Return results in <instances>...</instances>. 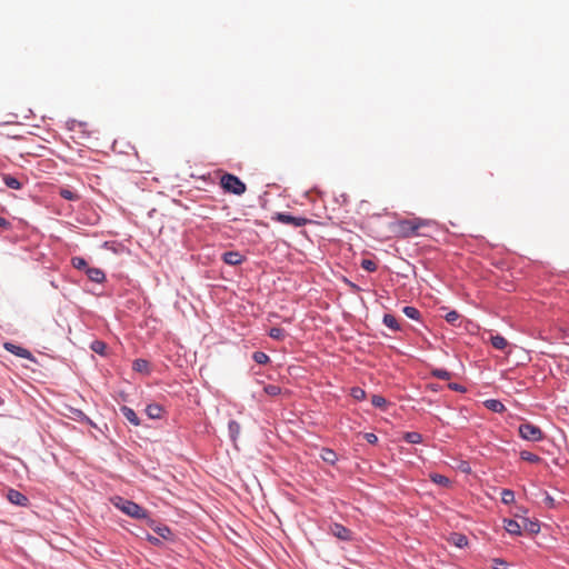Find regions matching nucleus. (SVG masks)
Instances as JSON below:
<instances>
[{
    "instance_id": "1",
    "label": "nucleus",
    "mask_w": 569,
    "mask_h": 569,
    "mask_svg": "<svg viewBox=\"0 0 569 569\" xmlns=\"http://www.w3.org/2000/svg\"><path fill=\"white\" fill-rule=\"evenodd\" d=\"M112 503L117 509L131 518L139 520L149 518V512L132 500L117 496L112 499Z\"/></svg>"
},
{
    "instance_id": "2",
    "label": "nucleus",
    "mask_w": 569,
    "mask_h": 569,
    "mask_svg": "<svg viewBox=\"0 0 569 569\" xmlns=\"http://www.w3.org/2000/svg\"><path fill=\"white\" fill-rule=\"evenodd\" d=\"M220 184L226 192L241 196L246 192V183L232 173H224L220 179Z\"/></svg>"
},
{
    "instance_id": "3",
    "label": "nucleus",
    "mask_w": 569,
    "mask_h": 569,
    "mask_svg": "<svg viewBox=\"0 0 569 569\" xmlns=\"http://www.w3.org/2000/svg\"><path fill=\"white\" fill-rule=\"evenodd\" d=\"M519 436L527 441L538 442L543 439V432L540 427L531 423L523 422L518 428Z\"/></svg>"
},
{
    "instance_id": "4",
    "label": "nucleus",
    "mask_w": 569,
    "mask_h": 569,
    "mask_svg": "<svg viewBox=\"0 0 569 569\" xmlns=\"http://www.w3.org/2000/svg\"><path fill=\"white\" fill-rule=\"evenodd\" d=\"M329 532L341 541H351L353 539V532L339 522L331 523L329 526Z\"/></svg>"
},
{
    "instance_id": "5",
    "label": "nucleus",
    "mask_w": 569,
    "mask_h": 569,
    "mask_svg": "<svg viewBox=\"0 0 569 569\" xmlns=\"http://www.w3.org/2000/svg\"><path fill=\"white\" fill-rule=\"evenodd\" d=\"M7 499L10 503L18 507H28L30 505V500L24 493L12 488L7 491Z\"/></svg>"
},
{
    "instance_id": "6",
    "label": "nucleus",
    "mask_w": 569,
    "mask_h": 569,
    "mask_svg": "<svg viewBox=\"0 0 569 569\" xmlns=\"http://www.w3.org/2000/svg\"><path fill=\"white\" fill-rule=\"evenodd\" d=\"M3 347L7 351H9L10 353H12L17 357L28 359L31 361H36L33 355L28 349H26L19 345H16L12 342H6Z\"/></svg>"
},
{
    "instance_id": "7",
    "label": "nucleus",
    "mask_w": 569,
    "mask_h": 569,
    "mask_svg": "<svg viewBox=\"0 0 569 569\" xmlns=\"http://www.w3.org/2000/svg\"><path fill=\"white\" fill-rule=\"evenodd\" d=\"M277 220L279 222L291 224L295 227H302L307 223V219L302 217L291 216L290 213L281 212L277 214Z\"/></svg>"
},
{
    "instance_id": "8",
    "label": "nucleus",
    "mask_w": 569,
    "mask_h": 569,
    "mask_svg": "<svg viewBox=\"0 0 569 569\" xmlns=\"http://www.w3.org/2000/svg\"><path fill=\"white\" fill-rule=\"evenodd\" d=\"M221 259L226 264L239 266L246 258L239 251H226L222 253Z\"/></svg>"
},
{
    "instance_id": "9",
    "label": "nucleus",
    "mask_w": 569,
    "mask_h": 569,
    "mask_svg": "<svg viewBox=\"0 0 569 569\" xmlns=\"http://www.w3.org/2000/svg\"><path fill=\"white\" fill-rule=\"evenodd\" d=\"M87 126L88 124L86 122L76 119L67 121L68 130L81 133L82 138H88L90 136V133L87 130Z\"/></svg>"
},
{
    "instance_id": "10",
    "label": "nucleus",
    "mask_w": 569,
    "mask_h": 569,
    "mask_svg": "<svg viewBox=\"0 0 569 569\" xmlns=\"http://www.w3.org/2000/svg\"><path fill=\"white\" fill-rule=\"evenodd\" d=\"M90 281L103 283L107 280L106 272L97 267H89L84 272Z\"/></svg>"
},
{
    "instance_id": "11",
    "label": "nucleus",
    "mask_w": 569,
    "mask_h": 569,
    "mask_svg": "<svg viewBox=\"0 0 569 569\" xmlns=\"http://www.w3.org/2000/svg\"><path fill=\"white\" fill-rule=\"evenodd\" d=\"M241 432V426L238 421L231 419L228 422V435L230 441L233 443L234 447H237V441L239 439Z\"/></svg>"
},
{
    "instance_id": "12",
    "label": "nucleus",
    "mask_w": 569,
    "mask_h": 569,
    "mask_svg": "<svg viewBox=\"0 0 569 569\" xmlns=\"http://www.w3.org/2000/svg\"><path fill=\"white\" fill-rule=\"evenodd\" d=\"M120 412L132 426H140L141 421L132 408L122 406L120 407Z\"/></svg>"
},
{
    "instance_id": "13",
    "label": "nucleus",
    "mask_w": 569,
    "mask_h": 569,
    "mask_svg": "<svg viewBox=\"0 0 569 569\" xmlns=\"http://www.w3.org/2000/svg\"><path fill=\"white\" fill-rule=\"evenodd\" d=\"M146 415L150 418V419H161L162 418V415L164 412V409L161 405L159 403H149L147 407H146Z\"/></svg>"
},
{
    "instance_id": "14",
    "label": "nucleus",
    "mask_w": 569,
    "mask_h": 569,
    "mask_svg": "<svg viewBox=\"0 0 569 569\" xmlns=\"http://www.w3.org/2000/svg\"><path fill=\"white\" fill-rule=\"evenodd\" d=\"M320 458H321L325 462H327V463H329V465H331V466H335V465L337 463V461H338V455H337V452H336L333 449H331V448H327V447H325V448H322V449H321V451H320Z\"/></svg>"
},
{
    "instance_id": "15",
    "label": "nucleus",
    "mask_w": 569,
    "mask_h": 569,
    "mask_svg": "<svg viewBox=\"0 0 569 569\" xmlns=\"http://www.w3.org/2000/svg\"><path fill=\"white\" fill-rule=\"evenodd\" d=\"M505 522V529L508 533L512 535V536H521L522 531V527L521 525L515 520V519H505L503 520Z\"/></svg>"
},
{
    "instance_id": "16",
    "label": "nucleus",
    "mask_w": 569,
    "mask_h": 569,
    "mask_svg": "<svg viewBox=\"0 0 569 569\" xmlns=\"http://www.w3.org/2000/svg\"><path fill=\"white\" fill-rule=\"evenodd\" d=\"M132 369L146 376H149L151 373L149 361L142 358L136 359L133 361Z\"/></svg>"
},
{
    "instance_id": "17",
    "label": "nucleus",
    "mask_w": 569,
    "mask_h": 569,
    "mask_svg": "<svg viewBox=\"0 0 569 569\" xmlns=\"http://www.w3.org/2000/svg\"><path fill=\"white\" fill-rule=\"evenodd\" d=\"M1 179L6 187L9 189L20 190L22 188V183L19 181V179L9 173H2Z\"/></svg>"
},
{
    "instance_id": "18",
    "label": "nucleus",
    "mask_w": 569,
    "mask_h": 569,
    "mask_svg": "<svg viewBox=\"0 0 569 569\" xmlns=\"http://www.w3.org/2000/svg\"><path fill=\"white\" fill-rule=\"evenodd\" d=\"M485 407L496 413L506 411V406L498 399H488L483 402Z\"/></svg>"
},
{
    "instance_id": "19",
    "label": "nucleus",
    "mask_w": 569,
    "mask_h": 569,
    "mask_svg": "<svg viewBox=\"0 0 569 569\" xmlns=\"http://www.w3.org/2000/svg\"><path fill=\"white\" fill-rule=\"evenodd\" d=\"M382 323L388 327L389 329H391L392 331L397 332V331H401V327L398 322V320L396 319V317L391 313H385L383 315V318H382Z\"/></svg>"
},
{
    "instance_id": "20",
    "label": "nucleus",
    "mask_w": 569,
    "mask_h": 569,
    "mask_svg": "<svg viewBox=\"0 0 569 569\" xmlns=\"http://www.w3.org/2000/svg\"><path fill=\"white\" fill-rule=\"evenodd\" d=\"M449 541L458 548H465L469 543L467 536H465L463 533H459V532H453L451 535Z\"/></svg>"
},
{
    "instance_id": "21",
    "label": "nucleus",
    "mask_w": 569,
    "mask_h": 569,
    "mask_svg": "<svg viewBox=\"0 0 569 569\" xmlns=\"http://www.w3.org/2000/svg\"><path fill=\"white\" fill-rule=\"evenodd\" d=\"M90 349L93 352H96V353H98V355H100L102 357H106L107 356L108 346H107V343L104 341L96 339V340L91 341Z\"/></svg>"
},
{
    "instance_id": "22",
    "label": "nucleus",
    "mask_w": 569,
    "mask_h": 569,
    "mask_svg": "<svg viewBox=\"0 0 569 569\" xmlns=\"http://www.w3.org/2000/svg\"><path fill=\"white\" fill-rule=\"evenodd\" d=\"M402 440L410 445H418L422 442V435L417 431H408L403 433Z\"/></svg>"
},
{
    "instance_id": "23",
    "label": "nucleus",
    "mask_w": 569,
    "mask_h": 569,
    "mask_svg": "<svg viewBox=\"0 0 569 569\" xmlns=\"http://www.w3.org/2000/svg\"><path fill=\"white\" fill-rule=\"evenodd\" d=\"M521 527L531 535H536L540 531L539 521L530 520L529 518H523V525Z\"/></svg>"
},
{
    "instance_id": "24",
    "label": "nucleus",
    "mask_w": 569,
    "mask_h": 569,
    "mask_svg": "<svg viewBox=\"0 0 569 569\" xmlns=\"http://www.w3.org/2000/svg\"><path fill=\"white\" fill-rule=\"evenodd\" d=\"M490 343L495 349L505 350L508 347V341L501 335H495L490 337Z\"/></svg>"
},
{
    "instance_id": "25",
    "label": "nucleus",
    "mask_w": 569,
    "mask_h": 569,
    "mask_svg": "<svg viewBox=\"0 0 569 569\" xmlns=\"http://www.w3.org/2000/svg\"><path fill=\"white\" fill-rule=\"evenodd\" d=\"M152 529L161 538H163L166 540H171L172 539L173 535H172L171 529L168 526H166V525H158V526L153 527Z\"/></svg>"
},
{
    "instance_id": "26",
    "label": "nucleus",
    "mask_w": 569,
    "mask_h": 569,
    "mask_svg": "<svg viewBox=\"0 0 569 569\" xmlns=\"http://www.w3.org/2000/svg\"><path fill=\"white\" fill-rule=\"evenodd\" d=\"M371 403L375 408L381 409L382 411H387L388 408V401L387 399L381 395H373L371 397Z\"/></svg>"
},
{
    "instance_id": "27",
    "label": "nucleus",
    "mask_w": 569,
    "mask_h": 569,
    "mask_svg": "<svg viewBox=\"0 0 569 569\" xmlns=\"http://www.w3.org/2000/svg\"><path fill=\"white\" fill-rule=\"evenodd\" d=\"M519 456H520L521 460L530 462V463H538L541 461V458L538 455H536L531 451H528V450L520 451Z\"/></svg>"
},
{
    "instance_id": "28",
    "label": "nucleus",
    "mask_w": 569,
    "mask_h": 569,
    "mask_svg": "<svg viewBox=\"0 0 569 569\" xmlns=\"http://www.w3.org/2000/svg\"><path fill=\"white\" fill-rule=\"evenodd\" d=\"M402 312L408 318H410L412 320H416V321H420L421 320V313H420V311L416 307L406 306V307H403Z\"/></svg>"
},
{
    "instance_id": "29",
    "label": "nucleus",
    "mask_w": 569,
    "mask_h": 569,
    "mask_svg": "<svg viewBox=\"0 0 569 569\" xmlns=\"http://www.w3.org/2000/svg\"><path fill=\"white\" fill-rule=\"evenodd\" d=\"M59 196L62 199L69 200V201H76V200L80 199L79 194L69 188H60Z\"/></svg>"
},
{
    "instance_id": "30",
    "label": "nucleus",
    "mask_w": 569,
    "mask_h": 569,
    "mask_svg": "<svg viewBox=\"0 0 569 569\" xmlns=\"http://www.w3.org/2000/svg\"><path fill=\"white\" fill-rule=\"evenodd\" d=\"M71 266L77 269V270H82V271H87V269L89 268L88 266V262L86 261L84 258L82 257H72L71 258Z\"/></svg>"
},
{
    "instance_id": "31",
    "label": "nucleus",
    "mask_w": 569,
    "mask_h": 569,
    "mask_svg": "<svg viewBox=\"0 0 569 569\" xmlns=\"http://www.w3.org/2000/svg\"><path fill=\"white\" fill-rule=\"evenodd\" d=\"M268 336L271 338V339H274V340H278V341H281L286 338V331L284 329L280 328V327H272L270 328V330L268 331Z\"/></svg>"
},
{
    "instance_id": "32",
    "label": "nucleus",
    "mask_w": 569,
    "mask_h": 569,
    "mask_svg": "<svg viewBox=\"0 0 569 569\" xmlns=\"http://www.w3.org/2000/svg\"><path fill=\"white\" fill-rule=\"evenodd\" d=\"M252 359L258 365H267L270 361V357L263 351H254Z\"/></svg>"
},
{
    "instance_id": "33",
    "label": "nucleus",
    "mask_w": 569,
    "mask_h": 569,
    "mask_svg": "<svg viewBox=\"0 0 569 569\" xmlns=\"http://www.w3.org/2000/svg\"><path fill=\"white\" fill-rule=\"evenodd\" d=\"M431 376L441 380H449L451 378V372L443 368L432 369Z\"/></svg>"
},
{
    "instance_id": "34",
    "label": "nucleus",
    "mask_w": 569,
    "mask_h": 569,
    "mask_svg": "<svg viewBox=\"0 0 569 569\" xmlns=\"http://www.w3.org/2000/svg\"><path fill=\"white\" fill-rule=\"evenodd\" d=\"M350 396L356 400V401H362L366 399L367 397V393L365 391V389L360 388V387H352L350 389Z\"/></svg>"
},
{
    "instance_id": "35",
    "label": "nucleus",
    "mask_w": 569,
    "mask_h": 569,
    "mask_svg": "<svg viewBox=\"0 0 569 569\" xmlns=\"http://www.w3.org/2000/svg\"><path fill=\"white\" fill-rule=\"evenodd\" d=\"M281 387L278 386V385H266L263 387V391L270 396V397H276V396H279L281 393Z\"/></svg>"
},
{
    "instance_id": "36",
    "label": "nucleus",
    "mask_w": 569,
    "mask_h": 569,
    "mask_svg": "<svg viewBox=\"0 0 569 569\" xmlns=\"http://www.w3.org/2000/svg\"><path fill=\"white\" fill-rule=\"evenodd\" d=\"M501 501L505 505H510L515 501V492L511 489H503L501 491Z\"/></svg>"
},
{
    "instance_id": "37",
    "label": "nucleus",
    "mask_w": 569,
    "mask_h": 569,
    "mask_svg": "<svg viewBox=\"0 0 569 569\" xmlns=\"http://www.w3.org/2000/svg\"><path fill=\"white\" fill-rule=\"evenodd\" d=\"M361 267L368 272H375L377 270V263L370 259H363L361 261Z\"/></svg>"
},
{
    "instance_id": "38",
    "label": "nucleus",
    "mask_w": 569,
    "mask_h": 569,
    "mask_svg": "<svg viewBox=\"0 0 569 569\" xmlns=\"http://www.w3.org/2000/svg\"><path fill=\"white\" fill-rule=\"evenodd\" d=\"M460 318V315L456 311V310H451L449 311L446 316H445V319L448 323L455 326L456 325V321Z\"/></svg>"
},
{
    "instance_id": "39",
    "label": "nucleus",
    "mask_w": 569,
    "mask_h": 569,
    "mask_svg": "<svg viewBox=\"0 0 569 569\" xmlns=\"http://www.w3.org/2000/svg\"><path fill=\"white\" fill-rule=\"evenodd\" d=\"M492 568L493 569H508V562L501 558L492 559Z\"/></svg>"
},
{
    "instance_id": "40",
    "label": "nucleus",
    "mask_w": 569,
    "mask_h": 569,
    "mask_svg": "<svg viewBox=\"0 0 569 569\" xmlns=\"http://www.w3.org/2000/svg\"><path fill=\"white\" fill-rule=\"evenodd\" d=\"M74 415L77 417V419L81 422H87L89 425H93V422L91 421V419L84 413L82 412L81 410L77 409L74 411Z\"/></svg>"
},
{
    "instance_id": "41",
    "label": "nucleus",
    "mask_w": 569,
    "mask_h": 569,
    "mask_svg": "<svg viewBox=\"0 0 569 569\" xmlns=\"http://www.w3.org/2000/svg\"><path fill=\"white\" fill-rule=\"evenodd\" d=\"M448 388L452 391H457V392H460V393H463L467 391V388L458 382H450L448 385Z\"/></svg>"
},
{
    "instance_id": "42",
    "label": "nucleus",
    "mask_w": 569,
    "mask_h": 569,
    "mask_svg": "<svg viewBox=\"0 0 569 569\" xmlns=\"http://www.w3.org/2000/svg\"><path fill=\"white\" fill-rule=\"evenodd\" d=\"M363 438L367 440L370 445H376L378 442V437L373 432H366L363 433Z\"/></svg>"
},
{
    "instance_id": "43",
    "label": "nucleus",
    "mask_w": 569,
    "mask_h": 569,
    "mask_svg": "<svg viewBox=\"0 0 569 569\" xmlns=\"http://www.w3.org/2000/svg\"><path fill=\"white\" fill-rule=\"evenodd\" d=\"M432 480H433V482H436L438 485H448L449 483V479L442 475H436L435 477H432Z\"/></svg>"
},
{
    "instance_id": "44",
    "label": "nucleus",
    "mask_w": 569,
    "mask_h": 569,
    "mask_svg": "<svg viewBox=\"0 0 569 569\" xmlns=\"http://www.w3.org/2000/svg\"><path fill=\"white\" fill-rule=\"evenodd\" d=\"M0 227L4 230H8L11 228V222L7 220L6 218L0 216Z\"/></svg>"
},
{
    "instance_id": "45",
    "label": "nucleus",
    "mask_w": 569,
    "mask_h": 569,
    "mask_svg": "<svg viewBox=\"0 0 569 569\" xmlns=\"http://www.w3.org/2000/svg\"><path fill=\"white\" fill-rule=\"evenodd\" d=\"M545 502H546V505L548 507H553L555 506V499L551 496H549V495H547V497L545 499Z\"/></svg>"
},
{
    "instance_id": "46",
    "label": "nucleus",
    "mask_w": 569,
    "mask_h": 569,
    "mask_svg": "<svg viewBox=\"0 0 569 569\" xmlns=\"http://www.w3.org/2000/svg\"><path fill=\"white\" fill-rule=\"evenodd\" d=\"M148 540L153 545H159L160 540L158 538L149 536Z\"/></svg>"
},
{
    "instance_id": "47",
    "label": "nucleus",
    "mask_w": 569,
    "mask_h": 569,
    "mask_svg": "<svg viewBox=\"0 0 569 569\" xmlns=\"http://www.w3.org/2000/svg\"><path fill=\"white\" fill-rule=\"evenodd\" d=\"M349 286L355 289V290H359V287L357 284H355L353 282L351 281H348Z\"/></svg>"
},
{
    "instance_id": "48",
    "label": "nucleus",
    "mask_w": 569,
    "mask_h": 569,
    "mask_svg": "<svg viewBox=\"0 0 569 569\" xmlns=\"http://www.w3.org/2000/svg\"><path fill=\"white\" fill-rule=\"evenodd\" d=\"M3 402H4L3 399L0 397V406H2Z\"/></svg>"
}]
</instances>
